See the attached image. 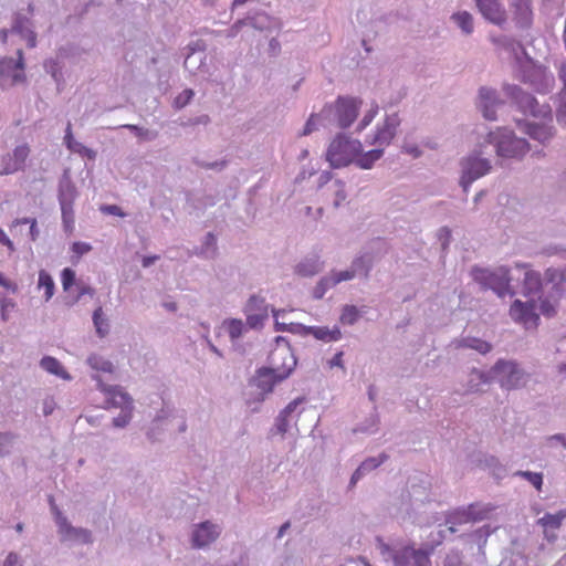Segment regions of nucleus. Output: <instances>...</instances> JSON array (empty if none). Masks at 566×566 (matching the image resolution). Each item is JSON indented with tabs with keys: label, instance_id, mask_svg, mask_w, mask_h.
Masks as SVG:
<instances>
[{
	"label": "nucleus",
	"instance_id": "864d4df0",
	"mask_svg": "<svg viewBox=\"0 0 566 566\" xmlns=\"http://www.w3.org/2000/svg\"><path fill=\"white\" fill-rule=\"evenodd\" d=\"M387 457L384 455L381 459H376V458H369L367 460H365L363 463H368L367 464V469H366V472L367 471H371L374 469H376L377 467H379L381 464V462L386 459Z\"/></svg>",
	"mask_w": 566,
	"mask_h": 566
},
{
	"label": "nucleus",
	"instance_id": "4468645a",
	"mask_svg": "<svg viewBox=\"0 0 566 566\" xmlns=\"http://www.w3.org/2000/svg\"><path fill=\"white\" fill-rule=\"evenodd\" d=\"M481 14L490 22L502 25L506 22V11L500 0H475Z\"/></svg>",
	"mask_w": 566,
	"mask_h": 566
},
{
	"label": "nucleus",
	"instance_id": "09e8293b",
	"mask_svg": "<svg viewBox=\"0 0 566 566\" xmlns=\"http://www.w3.org/2000/svg\"><path fill=\"white\" fill-rule=\"evenodd\" d=\"M0 286L4 287L8 291H11L12 293L18 292V284L7 277L2 273H0Z\"/></svg>",
	"mask_w": 566,
	"mask_h": 566
},
{
	"label": "nucleus",
	"instance_id": "cd10ccee",
	"mask_svg": "<svg viewBox=\"0 0 566 566\" xmlns=\"http://www.w3.org/2000/svg\"><path fill=\"white\" fill-rule=\"evenodd\" d=\"M222 326L226 328L229 336L233 340L238 339L240 336H242V334L245 329V325L242 322V319H238V318L226 319L223 322Z\"/></svg>",
	"mask_w": 566,
	"mask_h": 566
},
{
	"label": "nucleus",
	"instance_id": "f3484780",
	"mask_svg": "<svg viewBox=\"0 0 566 566\" xmlns=\"http://www.w3.org/2000/svg\"><path fill=\"white\" fill-rule=\"evenodd\" d=\"M19 59L14 61L13 59H3L0 61V75L1 76H11L12 83L22 82L24 80L23 74V56L22 51H18Z\"/></svg>",
	"mask_w": 566,
	"mask_h": 566
},
{
	"label": "nucleus",
	"instance_id": "39448f33",
	"mask_svg": "<svg viewBox=\"0 0 566 566\" xmlns=\"http://www.w3.org/2000/svg\"><path fill=\"white\" fill-rule=\"evenodd\" d=\"M489 142L495 145L500 157L518 158L528 151V144L523 138L515 137L507 129H499L489 134Z\"/></svg>",
	"mask_w": 566,
	"mask_h": 566
},
{
	"label": "nucleus",
	"instance_id": "338daca9",
	"mask_svg": "<svg viewBox=\"0 0 566 566\" xmlns=\"http://www.w3.org/2000/svg\"><path fill=\"white\" fill-rule=\"evenodd\" d=\"M559 76L566 86V65H563L559 71Z\"/></svg>",
	"mask_w": 566,
	"mask_h": 566
},
{
	"label": "nucleus",
	"instance_id": "393cba45",
	"mask_svg": "<svg viewBox=\"0 0 566 566\" xmlns=\"http://www.w3.org/2000/svg\"><path fill=\"white\" fill-rule=\"evenodd\" d=\"M38 289L44 290L45 302L50 301L52 298V296L54 295L55 283H54L52 276L50 275V273H48L45 270H41L39 272Z\"/></svg>",
	"mask_w": 566,
	"mask_h": 566
},
{
	"label": "nucleus",
	"instance_id": "dca6fc26",
	"mask_svg": "<svg viewBox=\"0 0 566 566\" xmlns=\"http://www.w3.org/2000/svg\"><path fill=\"white\" fill-rule=\"evenodd\" d=\"M219 536L217 526L210 522L201 523L192 534V545L195 547H205L214 542Z\"/></svg>",
	"mask_w": 566,
	"mask_h": 566
},
{
	"label": "nucleus",
	"instance_id": "ea45409f",
	"mask_svg": "<svg viewBox=\"0 0 566 566\" xmlns=\"http://www.w3.org/2000/svg\"><path fill=\"white\" fill-rule=\"evenodd\" d=\"M193 97V91L192 90H185L182 91L176 98H175V105L177 108H181L186 106L191 98Z\"/></svg>",
	"mask_w": 566,
	"mask_h": 566
},
{
	"label": "nucleus",
	"instance_id": "a18cd8bd",
	"mask_svg": "<svg viewBox=\"0 0 566 566\" xmlns=\"http://www.w3.org/2000/svg\"><path fill=\"white\" fill-rule=\"evenodd\" d=\"M296 271L301 275H313L318 271V264L317 262H314L310 268H307L306 264L301 263L297 265Z\"/></svg>",
	"mask_w": 566,
	"mask_h": 566
},
{
	"label": "nucleus",
	"instance_id": "aec40b11",
	"mask_svg": "<svg viewBox=\"0 0 566 566\" xmlns=\"http://www.w3.org/2000/svg\"><path fill=\"white\" fill-rule=\"evenodd\" d=\"M306 333L316 339L324 342H334L342 337V333L337 327L329 329L325 326H310L307 327Z\"/></svg>",
	"mask_w": 566,
	"mask_h": 566
},
{
	"label": "nucleus",
	"instance_id": "8fccbe9b",
	"mask_svg": "<svg viewBox=\"0 0 566 566\" xmlns=\"http://www.w3.org/2000/svg\"><path fill=\"white\" fill-rule=\"evenodd\" d=\"M3 566H21L19 555L17 553H9L3 562Z\"/></svg>",
	"mask_w": 566,
	"mask_h": 566
},
{
	"label": "nucleus",
	"instance_id": "774afa93",
	"mask_svg": "<svg viewBox=\"0 0 566 566\" xmlns=\"http://www.w3.org/2000/svg\"><path fill=\"white\" fill-rule=\"evenodd\" d=\"M35 42H36V39H35V35L32 33L28 40V44L30 48H34L35 46Z\"/></svg>",
	"mask_w": 566,
	"mask_h": 566
},
{
	"label": "nucleus",
	"instance_id": "e2e57ef3",
	"mask_svg": "<svg viewBox=\"0 0 566 566\" xmlns=\"http://www.w3.org/2000/svg\"><path fill=\"white\" fill-rule=\"evenodd\" d=\"M53 409H54V406H53V401L52 400L44 402L43 412H44L45 416L52 413Z\"/></svg>",
	"mask_w": 566,
	"mask_h": 566
},
{
	"label": "nucleus",
	"instance_id": "20e7f679",
	"mask_svg": "<svg viewBox=\"0 0 566 566\" xmlns=\"http://www.w3.org/2000/svg\"><path fill=\"white\" fill-rule=\"evenodd\" d=\"M471 273L474 281L481 284L484 289L493 290L501 297L506 294H514L510 285V270L505 266H500L493 271L475 268Z\"/></svg>",
	"mask_w": 566,
	"mask_h": 566
},
{
	"label": "nucleus",
	"instance_id": "9d476101",
	"mask_svg": "<svg viewBox=\"0 0 566 566\" xmlns=\"http://www.w3.org/2000/svg\"><path fill=\"white\" fill-rule=\"evenodd\" d=\"M493 371L500 377L501 386L506 389H513L523 384L524 371L516 363L500 360L495 364Z\"/></svg>",
	"mask_w": 566,
	"mask_h": 566
},
{
	"label": "nucleus",
	"instance_id": "6e6d98bb",
	"mask_svg": "<svg viewBox=\"0 0 566 566\" xmlns=\"http://www.w3.org/2000/svg\"><path fill=\"white\" fill-rule=\"evenodd\" d=\"M329 366L331 367H340V368L344 367V365H343V353L342 352H338V353H336L333 356V358L329 361Z\"/></svg>",
	"mask_w": 566,
	"mask_h": 566
},
{
	"label": "nucleus",
	"instance_id": "5fc2aeb1",
	"mask_svg": "<svg viewBox=\"0 0 566 566\" xmlns=\"http://www.w3.org/2000/svg\"><path fill=\"white\" fill-rule=\"evenodd\" d=\"M63 221H64L65 229L67 231H73L74 219H73L72 213H67L65 210H63Z\"/></svg>",
	"mask_w": 566,
	"mask_h": 566
},
{
	"label": "nucleus",
	"instance_id": "ddd939ff",
	"mask_svg": "<svg viewBox=\"0 0 566 566\" xmlns=\"http://www.w3.org/2000/svg\"><path fill=\"white\" fill-rule=\"evenodd\" d=\"M30 151L31 149L28 144L17 146L12 153L7 154L2 158V171L10 175L22 170L25 166Z\"/></svg>",
	"mask_w": 566,
	"mask_h": 566
},
{
	"label": "nucleus",
	"instance_id": "6ab92c4d",
	"mask_svg": "<svg viewBox=\"0 0 566 566\" xmlns=\"http://www.w3.org/2000/svg\"><path fill=\"white\" fill-rule=\"evenodd\" d=\"M526 133L528 136L541 143H545L553 136L552 126L547 123L531 122L526 124Z\"/></svg>",
	"mask_w": 566,
	"mask_h": 566
},
{
	"label": "nucleus",
	"instance_id": "58836bf2",
	"mask_svg": "<svg viewBox=\"0 0 566 566\" xmlns=\"http://www.w3.org/2000/svg\"><path fill=\"white\" fill-rule=\"evenodd\" d=\"M14 436L9 432H0V459L9 452Z\"/></svg>",
	"mask_w": 566,
	"mask_h": 566
},
{
	"label": "nucleus",
	"instance_id": "2eb2a0df",
	"mask_svg": "<svg viewBox=\"0 0 566 566\" xmlns=\"http://www.w3.org/2000/svg\"><path fill=\"white\" fill-rule=\"evenodd\" d=\"M510 10L513 21L521 28H530L533 22L532 0H512Z\"/></svg>",
	"mask_w": 566,
	"mask_h": 566
},
{
	"label": "nucleus",
	"instance_id": "7ed1b4c3",
	"mask_svg": "<svg viewBox=\"0 0 566 566\" xmlns=\"http://www.w3.org/2000/svg\"><path fill=\"white\" fill-rule=\"evenodd\" d=\"M361 151V143L338 134L328 145L325 158L333 168H343L354 163Z\"/></svg>",
	"mask_w": 566,
	"mask_h": 566
},
{
	"label": "nucleus",
	"instance_id": "f8f14e48",
	"mask_svg": "<svg viewBox=\"0 0 566 566\" xmlns=\"http://www.w3.org/2000/svg\"><path fill=\"white\" fill-rule=\"evenodd\" d=\"M96 379L98 381V389L105 394L107 408L118 407L123 411L133 409V400L125 391L119 387H108L99 378Z\"/></svg>",
	"mask_w": 566,
	"mask_h": 566
},
{
	"label": "nucleus",
	"instance_id": "a211bd4d",
	"mask_svg": "<svg viewBox=\"0 0 566 566\" xmlns=\"http://www.w3.org/2000/svg\"><path fill=\"white\" fill-rule=\"evenodd\" d=\"M565 517L566 510L558 511L555 514L546 513L543 517L538 518L537 524L543 527L546 537H548L549 531H556L560 528Z\"/></svg>",
	"mask_w": 566,
	"mask_h": 566
},
{
	"label": "nucleus",
	"instance_id": "423d86ee",
	"mask_svg": "<svg viewBox=\"0 0 566 566\" xmlns=\"http://www.w3.org/2000/svg\"><path fill=\"white\" fill-rule=\"evenodd\" d=\"M461 167L462 176L460 182L465 192H468L469 187L474 180L483 177L491 169L490 161L488 159L480 158L476 155H470L463 158Z\"/></svg>",
	"mask_w": 566,
	"mask_h": 566
},
{
	"label": "nucleus",
	"instance_id": "603ef678",
	"mask_svg": "<svg viewBox=\"0 0 566 566\" xmlns=\"http://www.w3.org/2000/svg\"><path fill=\"white\" fill-rule=\"evenodd\" d=\"M91 295L93 296L95 294V290L88 285H82L80 286V291H78V295L76 296V298L71 303V305L75 304L76 302H78V300L83 296V295Z\"/></svg>",
	"mask_w": 566,
	"mask_h": 566
},
{
	"label": "nucleus",
	"instance_id": "a878e982",
	"mask_svg": "<svg viewBox=\"0 0 566 566\" xmlns=\"http://www.w3.org/2000/svg\"><path fill=\"white\" fill-rule=\"evenodd\" d=\"M452 20L465 34H471L473 32V17L468 11H460L454 13L452 15Z\"/></svg>",
	"mask_w": 566,
	"mask_h": 566
},
{
	"label": "nucleus",
	"instance_id": "4d7b16f0",
	"mask_svg": "<svg viewBox=\"0 0 566 566\" xmlns=\"http://www.w3.org/2000/svg\"><path fill=\"white\" fill-rule=\"evenodd\" d=\"M525 281L533 282L535 285H539L541 277L538 273H535L533 271H526L525 272Z\"/></svg>",
	"mask_w": 566,
	"mask_h": 566
},
{
	"label": "nucleus",
	"instance_id": "0e129e2a",
	"mask_svg": "<svg viewBox=\"0 0 566 566\" xmlns=\"http://www.w3.org/2000/svg\"><path fill=\"white\" fill-rule=\"evenodd\" d=\"M289 527H290V522L284 523L279 530L277 537H282Z\"/></svg>",
	"mask_w": 566,
	"mask_h": 566
},
{
	"label": "nucleus",
	"instance_id": "4be33fe9",
	"mask_svg": "<svg viewBox=\"0 0 566 566\" xmlns=\"http://www.w3.org/2000/svg\"><path fill=\"white\" fill-rule=\"evenodd\" d=\"M40 366L50 374L61 377L62 379L70 380V374L63 368L61 363L51 356H45L41 359Z\"/></svg>",
	"mask_w": 566,
	"mask_h": 566
},
{
	"label": "nucleus",
	"instance_id": "3c124183",
	"mask_svg": "<svg viewBox=\"0 0 566 566\" xmlns=\"http://www.w3.org/2000/svg\"><path fill=\"white\" fill-rule=\"evenodd\" d=\"M0 243L7 247L10 252L15 250L13 242L9 239L6 232L0 228Z\"/></svg>",
	"mask_w": 566,
	"mask_h": 566
},
{
	"label": "nucleus",
	"instance_id": "f257e3e1",
	"mask_svg": "<svg viewBox=\"0 0 566 566\" xmlns=\"http://www.w3.org/2000/svg\"><path fill=\"white\" fill-rule=\"evenodd\" d=\"M296 366L290 346L277 345L270 354V367L258 370L253 384L264 394L272 391L276 382L287 378Z\"/></svg>",
	"mask_w": 566,
	"mask_h": 566
},
{
	"label": "nucleus",
	"instance_id": "13d9d810",
	"mask_svg": "<svg viewBox=\"0 0 566 566\" xmlns=\"http://www.w3.org/2000/svg\"><path fill=\"white\" fill-rule=\"evenodd\" d=\"M123 127L134 132L139 137H145L148 134V130H146L142 127H138L136 125H124Z\"/></svg>",
	"mask_w": 566,
	"mask_h": 566
},
{
	"label": "nucleus",
	"instance_id": "49530a36",
	"mask_svg": "<svg viewBox=\"0 0 566 566\" xmlns=\"http://www.w3.org/2000/svg\"><path fill=\"white\" fill-rule=\"evenodd\" d=\"M101 211L103 213L112 214V216H117V217H124L125 216V213L123 212L120 207H118L116 205L102 206L101 207Z\"/></svg>",
	"mask_w": 566,
	"mask_h": 566
},
{
	"label": "nucleus",
	"instance_id": "bf43d9fd",
	"mask_svg": "<svg viewBox=\"0 0 566 566\" xmlns=\"http://www.w3.org/2000/svg\"><path fill=\"white\" fill-rule=\"evenodd\" d=\"M558 123L566 125V104L562 105L557 112Z\"/></svg>",
	"mask_w": 566,
	"mask_h": 566
},
{
	"label": "nucleus",
	"instance_id": "c756f323",
	"mask_svg": "<svg viewBox=\"0 0 566 566\" xmlns=\"http://www.w3.org/2000/svg\"><path fill=\"white\" fill-rule=\"evenodd\" d=\"M360 313L358 308L354 305H346L340 314V323L344 325H353L359 318Z\"/></svg>",
	"mask_w": 566,
	"mask_h": 566
},
{
	"label": "nucleus",
	"instance_id": "e433bc0d",
	"mask_svg": "<svg viewBox=\"0 0 566 566\" xmlns=\"http://www.w3.org/2000/svg\"><path fill=\"white\" fill-rule=\"evenodd\" d=\"M15 303L6 295L0 294V314L3 321L9 319V311L14 308Z\"/></svg>",
	"mask_w": 566,
	"mask_h": 566
},
{
	"label": "nucleus",
	"instance_id": "9b49d317",
	"mask_svg": "<svg viewBox=\"0 0 566 566\" xmlns=\"http://www.w3.org/2000/svg\"><path fill=\"white\" fill-rule=\"evenodd\" d=\"M400 124V119L397 114L388 115L381 126L377 127L373 139L369 142L370 145H375L378 148H384L390 144L396 135V129Z\"/></svg>",
	"mask_w": 566,
	"mask_h": 566
},
{
	"label": "nucleus",
	"instance_id": "b1692460",
	"mask_svg": "<svg viewBox=\"0 0 566 566\" xmlns=\"http://www.w3.org/2000/svg\"><path fill=\"white\" fill-rule=\"evenodd\" d=\"M512 95L517 99V103L523 108L525 113H531L532 115H535V108L537 106L536 99L526 93H523L520 88L513 87L512 88Z\"/></svg>",
	"mask_w": 566,
	"mask_h": 566
},
{
	"label": "nucleus",
	"instance_id": "2f4dec72",
	"mask_svg": "<svg viewBox=\"0 0 566 566\" xmlns=\"http://www.w3.org/2000/svg\"><path fill=\"white\" fill-rule=\"evenodd\" d=\"M517 476H522L527 480L536 491L541 492L543 488V474L539 472H531V471H517L515 473Z\"/></svg>",
	"mask_w": 566,
	"mask_h": 566
},
{
	"label": "nucleus",
	"instance_id": "7c9ffc66",
	"mask_svg": "<svg viewBox=\"0 0 566 566\" xmlns=\"http://www.w3.org/2000/svg\"><path fill=\"white\" fill-rule=\"evenodd\" d=\"M461 345L464 347L472 348L481 354H486L492 348L490 343L479 338H465L461 342Z\"/></svg>",
	"mask_w": 566,
	"mask_h": 566
},
{
	"label": "nucleus",
	"instance_id": "5701e85b",
	"mask_svg": "<svg viewBox=\"0 0 566 566\" xmlns=\"http://www.w3.org/2000/svg\"><path fill=\"white\" fill-rule=\"evenodd\" d=\"M382 154V148H376L367 153H363L361 150L354 163L361 169H370L374 164L381 158Z\"/></svg>",
	"mask_w": 566,
	"mask_h": 566
},
{
	"label": "nucleus",
	"instance_id": "37998d69",
	"mask_svg": "<svg viewBox=\"0 0 566 566\" xmlns=\"http://www.w3.org/2000/svg\"><path fill=\"white\" fill-rule=\"evenodd\" d=\"M132 418V410H122V413L114 418L113 423L115 427L123 428L130 421Z\"/></svg>",
	"mask_w": 566,
	"mask_h": 566
},
{
	"label": "nucleus",
	"instance_id": "4c0bfd02",
	"mask_svg": "<svg viewBox=\"0 0 566 566\" xmlns=\"http://www.w3.org/2000/svg\"><path fill=\"white\" fill-rule=\"evenodd\" d=\"M61 281L63 290L65 292L69 291L75 282V272L70 268H65L61 273Z\"/></svg>",
	"mask_w": 566,
	"mask_h": 566
},
{
	"label": "nucleus",
	"instance_id": "6e6552de",
	"mask_svg": "<svg viewBox=\"0 0 566 566\" xmlns=\"http://www.w3.org/2000/svg\"><path fill=\"white\" fill-rule=\"evenodd\" d=\"M243 313L247 317V325L251 328H258L263 326L269 317V305L264 297L251 295L243 308Z\"/></svg>",
	"mask_w": 566,
	"mask_h": 566
},
{
	"label": "nucleus",
	"instance_id": "72a5a7b5",
	"mask_svg": "<svg viewBox=\"0 0 566 566\" xmlns=\"http://www.w3.org/2000/svg\"><path fill=\"white\" fill-rule=\"evenodd\" d=\"M334 195L333 205L334 207H339L340 203L346 199V192H345V184L340 180H336L331 186Z\"/></svg>",
	"mask_w": 566,
	"mask_h": 566
},
{
	"label": "nucleus",
	"instance_id": "052dcab7",
	"mask_svg": "<svg viewBox=\"0 0 566 566\" xmlns=\"http://www.w3.org/2000/svg\"><path fill=\"white\" fill-rule=\"evenodd\" d=\"M30 237L32 241H35L39 237V230L36 228V220L32 219L30 224Z\"/></svg>",
	"mask_w": 566,
	"mask_h": 566
},
{
	"label": "nucleus",
	"instance_id": "f704fd0d",
	"mask_svg": "<svg viewBox=\"0 0 566 566\" xmlns=\"http://www.w3.org/2000/svg\"><path fill=\"white\" fill-rule=\"evenodd\" d=\"M355 276L354 270H346L334 273L331 277L326 279V284L336 285L343 281L352 280Z\"/></svg>",
	"mask_w": 566,
	"mask_h": 566
},
{
	"label": "nucleus",
	"instance_id": "473e14b6",
	"mask_svg": "<svg viewBox=\"0 0 566 566\" xmlns=\"http://www.w3.org/2000/svg\"><path fill=\"white\" fill-rule=\"evenodd\" d=\"M92 250V245L86 242L76 241L71 245V252L73 253L72 262L76 263L80 259Z\"/></svg>",
	"mask_w": 566,
	"mask_h": 566
},
{
	"label": "nucleus",
	"instance_id": "c9c22d12",
	"mask_svg": "<svg viewBox=\"0 0 566 566\" xmlns=\"http://www.w3.org/2000/svg\"><path fill=\"white\" fill-rule=\"evenodd\" d=\"M64 142H65L66 147L70 150L81 153V150L84 149L83 145H81L80 143H76L74 140L71 123H69L67 126H66Z\"/></svg>",
	"mask_w": 566,
	"mask_h": 566
},
{
	"label": "nucleus",
	"instance_id": "412c9836",
	"mask_svg": "<svg viewBox=\"0 0 566 566\" xmlns=\"http://www.w3.org/2000/svg\"><path fill=\"white\" fill-rule=\"evenodd\" d=\"M479 97L484 117L490 120L495 119L494 111L491 109L495 102V92L493 90L482 87L480 90Z\"/></svg>",
	"mask_w": 566,
	"mask_h": 566
},
{
	"label": "nucleus",
	"instance_id": "680f3d73",
	"mask_svg": "<svg viewBox=\"0 0 566 566\" xmlns=\"http://www.w3.org/2000/svg\"><path fill=\"white\" fill-rule=\"evenodd\" d=\"M159 259V256L157 255H154V256H145L142 261V264L144 268H148L149 265H151L155 261H157Z\"/></svg>",
	"mask_w": 566,
	"mask_h": 566
},
{
	"label": "nucleus",
	"instance_id": "f03ea898",
	"mask_svg": "<svg viewBox=\"0 0 566 566\" xmlns=\"http://www.w3.org/2000/svg\"><path fill=\"white\" fill-rule=\"evenodd\" d=\"M360 105L361 101L358 98L338 97L334 106L324 107L321 116H328L334 109L338 126L346 128L356 119ZM318 117L319 115H311L304 127L303 135H307L313 132L315 122Z\"/></svg>",
	"mask_w": 566,
	"mask_h": 566
},
{
	"label": "nucleus",
	"instance_id": "1a4fd4ad",
	"mask_svg": "<svg viewBox=\"0 0 566 566\" xmlns=\"http://www.w3.org/2000/svg\"><path fill=\"white\" fill-rule=\"evenodd\" d=\"M395 566H431L430 552L405 546L392 554Z\"/></svg>",
	"mask_w": 566,
	"mask_h": 566
},
{
	"label": "nucleus",
	"instance_id": "69168bd1",
	"mask_svg": "<svg viewBox=\"0 0 566 566\" xmlns=\"http://www.w3.org/2000/svg\"><path fill=\"white\" fill-rule=\"evenodd\" d=\"M31 220L30 218H22V219H17L13 224L14 226H18V224H27V223H30L31 224Z\"/></svg>",
	"mask_w": 566,
	"mask_h": 566
},
{
	"label": "nucleus",
	"instance_id": "c03bdc74",
	"mask_svg": "<svg viewBox=\"0 0 566 566\" xmlns=\"http://www.w3.org/2000/svg\"><path fill=\"white\" fill-rule=\"evenodd\" d=\"M291 411V405L286 407V409L281 412V415L277 418L276 427L280 433H285L287 429V413Z\"/></svg>",
	"mask_w": 566,
	"mask_h": 566
},
{
	"label": "nucleus",
	"instance_id": "0eeeda50",
	"mask_svg": "<svg viewBox=\"0 0 566 566\" xmlns=\"http://www.w3.org/2000/svg\"><path fill=\"white\" fill-rule=\"evenodd\" d=\"M535 310L534 301L522 302L515 300L510 307V316L515 323L523 325L525 329H536L539 325V316Z\"/></svg>",
	"mask_w": 566,
	"mask_h": 566
},
{
	"label": "nucleus",
	"instance_id": "de8ad7c7",
	"mask_svg": "<svg viewBox=\"0 0 566 566\" xmlns=\"http://www.w3.org/2000/svg\"><path fill=\"white\" fill-rule=\"evenodd\" d=\"M367 464L368 463H361L356 469L350 479V486H354L363 478V475L366 473Z\"/></svg>",
	"mask_w": 566,
	"mask_h": 566
},
{
	"label": "nucleus",
	"instance_id": "c85d7f7f",
	"mask_svg": "<svg viewBox=\"0 0 566 566\" xmlns=\"http://www.w3.org/2000/svg\"><path fill=\"white\" fill-rule=\"evenodd\" d=\"M93 322L97 334L104 337L108 333L107 319L103 317V308L99 306L93 313Z\"/></svg>",
	"mask_w": 566,
	"mask_h": 566
},
{
	"label": "nucleus",
	"instance_id": "bb28decb",
	"mask_svg": "<svg viewBox=\"0 0 566 566\" xmlns=\"http://www.w3.org/2000/svg\"><path fill=\"white\" fill-rule=\"evenodd\" d=\"M87 363L88 365L97 370V371H102V373H108V374H112L114 373V365L112 364V361L103 358L102 356L97 355V354H93L91 355L88 358H87Z\"/></svg>",
	"mask_w": 566,
	"mask_h": 566
},
{
	"label": "nucleus",
	"instance_id": "79ce46f5",
	"mask_svg": "<svg viewBox=\"0 0 566 566\" xmlns=\"http://www.w3.org/2000/svg\"><path fill=\"white\" fill-rule=\"evenodd\" d=\"M377 113H378V106L377 105L371 106V108L364 115V117L359 124V130H363L364 128H366L373 122V119L375 118Z\"/></svg>",
	"mask_w": 566,
	"mask_h": 566
},
{
	"label": "nucleus",
	"instance_id": "a19ab883",
	"mask_svg": "<svg viewBox=\"0 0 566 566\" xmlns=\"http://www.w3.org/2000/svg\"><path fill=\"white\" fill-rule=\"evenodd\" d=\"M539 310L546 317H553L556 314V306L547 298L541 301Z\"/></svg>",
	"mask_w": 566,
	"mask_h": 566
}]
</instances>
